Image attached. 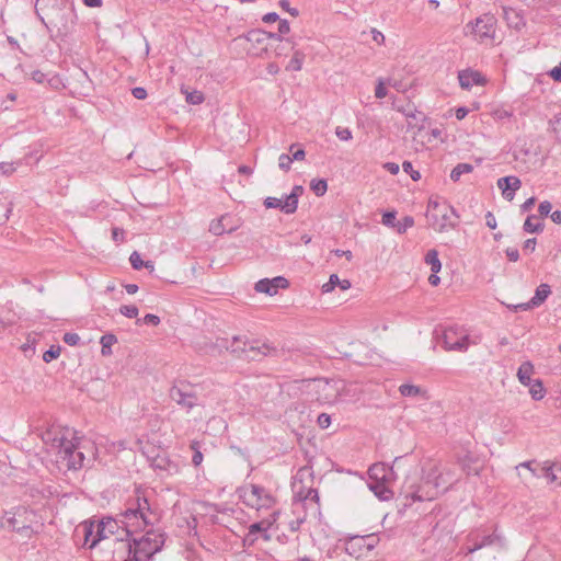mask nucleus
Wrapping results in <instances>:
<instances>
[{
    "label": "nucleus",
    "instance_id": "1",
    "mask_svg": "<svg viewBox=\"0 0 561 561\" xmlns=\"http://www.w3.org/2000/svg\"><path fill=\"white\" fill-rule=\"evenodd\" d=\"M121 516L122 535L107 539L103 549L111 553L108 561H134L131 535L152 526L158 519L157 514L151 510L148 499L137 491Z\"/></svg>",
    "mask_w": 561,
    "mask_h": 561
},
{
    "label": "nucleus",
    "instance_id": "2",
    "mask_svg": "<svg viewBox=\"0 0 561 561\" xmlns=\"http://www.w3.org/2000/svg\"><path fill=\"white\" fill-rule=\"evenodd\" d=\"M59 450L58 461H60L68 470H79L84 466L85 444L76 431L67 430L66 433L58 438Z\"/></svg>",
    "mask_w": 561,
    "mask_h": 561
},
{
    "label": "nucleus",
    "instance_id": "3",
    "mask_svg": "<svg viewBox=\"0 0 561 561\" xmlns=\"http://www.w3.org/2000/svg\"><path fill=\"white\" fill-rule=\"evenodd\" d=\"M139 538L133 537L134 561H150L165 541V535L159 530L145 529Z\"/></svg>",
    "mask_w": 561,
    "mask_h": 561
},
{
    "label": "nucleus",
    "instance_id": "4",
    "mask_svg": "<svg viewBox=\"0 0 561 561\" xmlns=\"http://www.w3.org/2000/svg\"><path fill=\"white\" fill-rule=\"evenodd\" d=\"M238 492L239 497L247 506L257 511L261 508H268L275 503L272 494L265 488L257 484H250L249 486L240 488Z\"/></svg>",
    "mask_w": 561,
    "mask_h": 561
},
{
    "label": "nucleus",
    "instance_id": "5",
    "mask_svg": "<svg viewBox=\"0 0 561 561\" xmlns=\"http://www.w3.org/2000/svg\"><path fill=\"white\" fill-rule=\"evenodd\" d=\"M306 391L313 400L320 403L333 402L339 393L335 383L323 378L309 379L304 381Z\"/></svg>",
    "mask_w": 561,
    "mask_h": 561
},
{
    "label": "nucleus",
    "instance_id": "6",
    "mask_svg": "<svg viewBox=\"0 0 561 561\" xmlns=\"http://www.w3.org/2000/svg\"><path fill=\"white\" fill-rule=\"evenodd\" d=\"M169 397L176 404L186 409L187 411L198 405V396L192 385L186 381H179L174 383L169 391Z\"/></svg>",
    "mask_w": 561,
    "mask_h": 561
},
{
    "label": "nucleus",
    "instance_id": "7",
    "mask_svg": "<svg viewBox=\"0 0 561 561\" xmlns=\"http://www.w3.org/2000/svg\"><path fill=\"white\" fill-rule=\"evenodd\" d=\"M443 343L446 351L466 352L470 337L461 328L449 327L443 333Z\"/></svg>",
    "mask_w": 561,
    "mask_h": 561
},
{
    "label": "nucleus",
    "instance_id": "8",
    "mask_svg": "<svg viewBox=\"0 0 561 561\" xmlns=\"http://www.w3.org/2000/svg\"><path fill=\"white\" fill-rule=\"evenodd\" d=\"M277 513L273 514V519H263L257 523H253L248 528V534L243 538V546H253L259 538H262L264 541H270L272 539L268 530L276 522Z\"/></svg>",
    "mask_w": 561,
    "mask_h": 561
},
{
    "label": "nucleus",
    "instance_id": "9",
    "mask_svg": "<svg viewBox=\"0 0 561 561\" xmlns=\"http://www.w3.org/2000/svg\"><path fill=\"white\" fill-rule=\"evenodd\" d=\"M469 540L473 542V546L468 549V553L485 547H492L497 551L505 549V539L496 530L490 535L471 534Z\"/></svg>",
    "mask_w": 561,
    "mask_h": 561
},
{
    "label": "nucleus",
    "instance_id": "10",
    "mask_svg": "<svg viewBox=\"0 0 561 561\" xmlns=\"http://www.w3.org/2000/svg\"><path fill=\"white\" fill-rule=\"evenodd\" d=\"M94 522L96 528V540H102L103 545L107 539L122 535V519L117 520L112 517H104Z\"/></svg>",
    "mask_w": 561,
    "mask_h": 561
},
{
    "label": "nucleus",
    "instance_id": "11",
    "mask_svg": "<svg viewBox=\"0 0 561 561\" xmlns=\"http://www.w3.org/2000/svg\"><path fill=\"white\" fill-rule=\"evenodd\" d=\"M496 19L491 13L479 16L474 23H469L468 28L471 30L481 39L493 38L495 34Z\"/></svg>",
    "mask_w": 561,
    "mask_h": 561
},
{
    "label": "nucleus",
    "instance_id": "12",
    "mask_svg": "<svg viewBox=\"0 0 561 561\" xmlns=\"http://www.w3.org/2000/svg\"><path fill=\"white\" fill-rule=\"evenodd\" d=\"M431 474L427 480L424 482V485L420 486L417 490L405 495L407 499H411L413 502H422V501H431L435 499L439 494V477H435V481L432 483Z\"/></svg>",
    "mask_w": 561,
    "mask_h": 561
},
{
    "label": "nucleus",
    "instance_id": "13",
    "mask_svg": "<svg viewBox=\"0 0 561 561\" xmlns=\"http://www.w3.org/2000/svg\"><path fill=\"white\" fill-rule=\"evenodd\" d=\"M426 217L430 226L438 232L455 229L458 226V219H455L450 210L426 214Z\"/></svg>",
    "mask_w": 561,
    "mask_h": 561
},
{
    "label": "nucleus",
    "instance_id": "14",
    "mask_svg": "<svg viewBox=\"0 0 561 561\" xmlns=\"http://www.w3.org/2000/svg\"><path fill=\"white\" fill-rule=\"evenodd\" d=\"M77 16L72 10L60 11L51 22L57 30V35L66 37L71 34L76 26Z\"/></svg>",
    "mask_w": 561,
    "mask_h": 561
},
{
    "label": "nucleus",
    "instance_id": "15",
    "mask_svg": "<svg viewBox=\"0 0 561 561\" xmlns=\"http://www.w3.org/2000/svg\"><path fill=\"white\" fill-rule=\"evenodd\" d=\"M248 345L249 341L247 339L237 335L233 336L231 341L227 339H218L214 345V348H218L219 352H221L222 350L230 351L238 357H243Z\"/></svg>",
    "mask_w": 561,
    "mask_h": 561
},
{
    "label": "nucleus",
    "instance_id": "16",
    "mask_svg": "<svg viewBox=\"0 0 561 561\" xmlns=\"http://www.w3.org/2000/svg\"><path fill=\"white\" fill-rule=\"evenodd\" d=\"M289 285L288 280L283 276H276L274 278H263L260 279L254 289L257 293H264L270 296H274L277 294L279 288H287Z\"/></svg>",
    "mask_w": 561,
    "mask_h": 561
},
{
    "label": "nucleus",
    "instance_id": "17",
    "mask_svg": "<svg viewBox=\"0 0 561 561\" xmlns=\"http://www.w3.org/2000/svg\"><path fill=\"white\" fill-rule=\"evenodd\" d=\"M76 534L77 535L82 534V536L84 538L83 546L89 549H93L100 543L103 545L102 540H96V528H95L94 520H85V522L81 523L77 527Z\"/></svg>",
    "mask_w": 561,
    "mask_h": 561
},
{
    "label": "nucleus",
    "instance_id": "18",
    "mask_svg": "<svg viewBox=\"0 0 561 561\" xmlns=\"http://www.w3.org/2000/svg\"><path fill=\"white\" fill-rule=\"evenodd\" d=\"M497 187L502 191V195L506 201H513L516 191L522 186V182L517 176L510 175L497 180Z\"/></svg>",
    "mask_w": 561,
    "mask_h": 561
},
{
    "label": "nucleus",
    "instance_id": "19",
    "mask_svg": "<svg viewBox=\"0 0 561 561\" xmlns=\"http://www.w3.org/2000/svg\"><path fill=\"white\" fill-rule=\"evenodd\" d=\"M458 80L460 87L465 90H469L473 85H481L484 83L482 75L470 69L459 71Z\"/></svg>",
    "mask_w": 561,
    "mask_h": 561
},
{
    "label": "nucleus",
    "instance_id": "20",
    "mask_svg": "<svg viewBox=\"0 0 561 561\" xmlns=\"http://www.w3.org/2000/svg\"><path fill=\"white\" fill-rule=\"evenodd\" d=\"M272 351H275L274 347L270 346L266 343H263L262 345H257V343H250L247 346V351L244 352L243 358L248 360H259L262 357L270 354Z\"/></svg>",
    "mask_w": 561,
    "mask_h": 561
},
{
    "label": "nucleus",
    "instance_id": "21",
    "mask_svg": "<svg viewBox=\"0 0 561 561\" xmlns=\"http://www.w3.org/2000/svg\"><path fill=\"white\" fill-rule=\"evenodd\" d=\"M503 18L508 27L520 31L525 25V19L522 13L513 8H503Z\"/></svg>",
    "mask_w": 561,
    "mask_h": 561
},
{
    "label": "nucleus",
    "instance_id": "22",
    "mask_svg": "<svg viewBox=\"0 0 561 561\" xmlns=\"http://www.w3.org/2000/svg\"><path fill=\"white\" fill-rule=\"evenodd\" d=\"M392 474V468H388L385 463H375L368 469L371 481H388Z\"/></svg>",
    "mask_w": 561,
    "mask_h": 561
},
{
    "label": "nucleus",
    "instance_id": "23",
    "mask_svg": "<svg viewBox=\"0 0 561 561\" xmlns=\"http://www.w3.org/2000/svg\"><path fill=\"white\" fill-rule=\"evenodd\" d=\"M151 467L156 470L165 471L169 474L178 472V465L165 455H158L151 460Z\"/></svg>",
    "mask_w": 561,
    "mask_h": 561
},
{
    "label": "nucleus",
    "instance_id": "24",
    "mask_svg": "<svg viewBox=\"0 0 561 561\" xmlns=\"http://www.w3.org/2000/svg\"><path fill=\"white\" fill-rule=\"evenodd\" d=\"M542 476L550 483L559 481L561 476V462L545 461L541 467Z\"/></svg>",
    "mask_w": 561,
    "mask_h": 561
},
{
    "label": "nucleus",
    "instance_id": "25",
    "mask_svg": "<svg viewBox=\"0 0 561 561\" xmlns=\"http://www.w3.org/2000/svg\"><path fill=\"white\" fill-rule=\"evenodd\" d=\"M230 219L228 215L221 216L219 219L213 220L209 225V232L215 236H221L226 232L230 233L236 230V227L229 226L227 221Z\"/></svg>",
    "mask_w": 561,
    "mask_h": 561
},
{
    "label": "nucleus",
    "instance_id": "26",
    "mask_svg": "<svg viewBox=\"0 0 561 561\" xmlns=\"http://www.w3.org/2000/svg\"><path fill=\"white\" fill-rule=\"evenodd\" d=\"M304 188L301 185H295L291 193L285 196V214L290 215L297 210L298 198L302 194Z\"/></svg>",
    "mask_w": 561,
    "mask_h": 561
},
{
    "label": "nucleus",
    "instance_id": "27",
    "mask_svg": "<svg viewBox=\"0 0 561 561\" xmlns=\"http://www.w3.org/2000/svg\"><path fill=\"white\" fill-rule=\"evenodd\" d=\"M535 373V366L530 360L523 362L517 369V379L523 385H529L534 379L531 376Z\"/></svg>",
    "mask_w": 561,
    "mask_h": 561
},
{
    "label": "nucleus",
    "instance_id": "28",
    "mask_svg": "<svg viewBox=\"0 0 561 561\" xmlns=\"http://www.w3.org/2000/svg\"><path fill=\"white\" fill-rule=\"evenodd\" d=\"M386 481H371L369 490L381 501H389L393 496V492L386 485Z\"/></svg>",
    "mask_w": 561,
    "mask_h": 561
},
{
    "label": "nucleus",
    "instance_id": "29",
    "mask_svg": "<svg viewBox=\"0 0 561 561\" xmlns=\"http://www.w3.org/2000/svg\"><path fill=\"white\" fill-rule=\"evenodd\" d=\"M525 387H527L529 389L531 399L535 401H539V400L543 399L546 396V389L540 379H534L533 381H530L529 385H526Z\"/></svg>",
    "mask_w": 561,
    "mask_h": 561
},
{
    "label": "nucleus",
    "instance_id": "30",
    "mask_svg": "<svg viewBox=\"0 0 561 561\" xmlns=\"http://www.w3.org/2000/svg\"><path fill=\"white\" fill-rule=\"evenodd\" d=\"M551 294V287L548 284H540L536 290L534 297L530 299L535 307L540 306Z\"/></svg>",
    "mask_w": 561,
    "mask_h": 561
},
{
    "label": "nucleus",
    "instance_id": "31",
    "mask_svg": "<svg viewBox=\"0 0 561 561\" xmlns=\"http://www.w3.org/2000/svg\"><path fill=\"white\" fill-rule=\"evenodd\" d=\"M442 210H450L451 215H454L455 219H459V215L455 210V208L450 205H448L446 202H437L430 199L428 206H427V214L431 213H439Z\"/></svg>",
    "mask_w": 561,
    "mask_h": 561
},
{
    "label": "nucleus",
    "instance_id": "32",
    "mask_svg": "<svg viewBox=\"0 0 561 561\" xmlns=\"http://www.w3.org/2000/svg\"><path fill=\"white\" fill-rule=\"evenodd\" d=\"M523 229L528 233H538L543 230V224L534 215H529L524 222Z\"/></svg>",
    "mask_w": 561,
    "mask_h": 561
},
{
    "label": "nucleus",
    "instance_id": "33",
    "mask_svg": "<svg viewBox=\"0 0 561 561\" xmlns=\"http://www.w3.org/2000/svg\"><path fill=\"white\" fill-rule=\"evenodd\" d=\"M117 342V337L112 334L107 333L101 336L100 344L102 346L101 353L103 356H108L112 354V346Z\"/></svg>",
    "mask_w": 561,
    "mask_h": 561
},
{
    "label": "nucleus",
    "instance_id": "34",
    "mask_svg": "<svg viewBox=\"0 0 561 561\" xmlns=\"http://www.w3.org/2000/svg\"><path fill=\"white\" fill-rule=\"evenodd\" d=\"M425 263L431 266L433 273H438L442 268V263L438 259V252L435 249L428 250L425 254Z\"/></svg>",
    "mask_w": 561,
    "mask_h": 561
},
{
    "label": "nucleus",
    "instance_id": "35",
    "mask_svg": "<svg viewBox=\"0 0 561 561\" xmlns=\"http://www.w3.org/2000/svg\"><path fill=\"white\" fill-rule=\"evenodd\" d=\"M473 171V165L470 163H458L450 172V179L454 182H458L462 174H467Z\"/></svg>",
    "mask_w": 561,
    "mask_h": 561
},
{
    "label": "nucleus",
    "instance_id": "36",
    "mask_svg": "<svg viewBox=\"0 0 561 561\" xmlns=\"http://www.w3.org/2000/svg\"><path fill=\"white\" fill-rule=\"evenodd\" d=\"M304 59H305V54L300 50H295L286 69L291 70V71H299L302 67Z\"/></svg>",
    "mask_w": 561,
    "mask_h": 561
},
{
    "label": "nucleus",
    "instance_id": "37",
    "mask_svg": "<svg viewBox=\"0 0 561 561\" xmlns=\"http://www.w3.org/2000/svg\"><path fill=\"white\" fill-rule=\"evenodd\" d=\"M129 262L135 270H140L141 267L153 270V263L151 261L144 262L138 252H133L129 256Z\"/></svg>",
    "mask_w": 561,
    "mask_h": 561
},
{
    "label": "nucleus",
    "instance_id": "38",
    "mask_svg": "<svg viewBox=\"0 0 561 561\" xmlns=\"http://www.w3.org/2000/svg\"><path fill=\"white\" fill-rule=\"evenodd\" d=\"M364 540V537H353L345 543V551L350 556L356 554L360 548H362V541Z\"/></svg>",
    "mask_w": 561,
    "mask_h": 561
},
{
    "label": "nucleus",
    "instance_id": "39",
    "mask_svg": "<svg viewBox=\"0 0 561 561\" xmlns=\"http://www.w3.org/2000/svg\"><path fill=\"white\" fill-rule=\"evenodd\" d=\"M399 392L403 397H416L423 393L419 386L403 383L399 387Z\"/></svg>",
    "mask_w": 561,
    "mask_h": 561
},
{
    "label": "nucleus",
    "instance_id": "40",
    "mask_svg": "<svg viewBox=\"0 0 561 561\" xmlns=\"http://www.w3.org/2000/svg\"><path fill=\"white\" fill-rule=\"evenodd\" d=\"M310 188L317 196H323L328 191V183L325 180H312L310 182Z\"/></svg>",
    "mask_w": 561,
    "mask_h": 561
},
{
    "label": "nucleus",
    "instance_id": "41",
    "mask_svg": "<svg viewBox=\"0 0 561 561\" xmlns=\"http://www.w3.org/2000/svg\"><path fill=\"white\" fill-rule=\"evenodd\" d=\"M264 206L266 208H278L283 213H285V197L284 198H276V197H266L264 199Z\"/></svg>",
    "mask_w": 561,
    "mask_h": 561
},
{
    "label": "nucleus",
    "instance_id": "42",
    "mask_svg": "<svg viewBox=\"0 0 561 561\" xmlns=\"http://www.w3.org/2000/svg\"><path fill=\"white\" fill-rule=\"evenodd\" d=\"M414 226V219L411 216H405L401 220H398L396 229L398 233H404L409 228Z\"/></svg>",
    "mask_w": 561,
    "mask_h": 561
},
{
    "label": "nucleus",
    "instance_id": "43",
    "mask_svg": "<svg viewBox=\"0 0 561 561\" xmlns=\"http://www.w3.org/2000/svg\"><path fill=\"white\" fill-rule=\"evenodd\" d=\"M61 347L59 345H51L43 355L46 363H50L60 355Z\"/></svg>",
    "mask_w": 561,
    "mask_h": 561
},
{
    "label": "nucleus",
    "instance_id": "44",
    "mask_svg": "<svg viewBox=\"0 0 561 561\" xmlns=\"http://www.w3.org/2000/svg\"><path fill=\"white\" fill-rule=\"evenodd\" d=\"M138 308L135 305H124L119 307V313L126 318H137Z\"/></svg>",
    "mask_w": 561,
    "mask_h": 561
},
{
    "label": "nucleus",
    "instance_id": "45",
    "mask_svg": "<svg viewBox=\"0 0 561 561\" xmlns=\"http://www.w3.org/2000/svg\"><path fill=\"white\" fill-rule=\"evenodd\" d=\"M159 323H160V318L152 313H148L144 318L136 320V324H138V325L148 324V325L157 327Z\"/></svg>",
    "mask_w": 561,
    "mask_h": 561
},
{
    "label": "nucleus",
    "instance_id": "46",
    "mask_svg": "<svg viewBox=\"0 0 561 561\" xmlns=\"http://www.w3.org/2000/svg\"><path fill=\"white\" fill-rule=\"evenodd\" d=\"M191 448L194 451L193 457H192V462L195 467H197L203 462V454L199 450V446H198L197 442H192Z\"/></svg>",
    "mask_w": 561,
    "mask_h": 561
},
{
    "label": "nucleus",
    "instance_id": "47",
    "mask_svg": "<svg viewBox=\"0 0 561 561\" xmlns=\"http://www.w3.org/2000/svg\"><path fill=\"white\" fill-rule=\"evenodd\" d=\"M396 211H386L383 215H382V219H381V222L382 225L387 226V227H391V228H396V225L398 222V220L396 219Z\"/></svg>",
    "mask_w": 561,
    "mask_h": 561
},
{
    "label": "nucleus",
    "instance_id": "48",
    "mask_svg": "<svg viewBox=\"0 0 561 561\" xmlns=\"http://www.w3.org/2000/svg\"><path fill=\"white\" fill-rule=\"evenodd\" d=\"M186 101L190 104L198 105L204 102V95L201 91H193L187 93Z\"/></svg>",
    "mask_w": 561,
    "mask_h": 561
},
{
    "label": "nucleus",
    "instance_id": "49",
    "mask_svg": "<svg viewBox=\"0 0 561 561\" xmlns=\"http://www.w3.org/2000/svg\"><path fill=\"white\" fill-rule=\"evenodd\" d=\"M293 163V159H290V156L287 153H282L278 158V167L280 170L287 172L290 170Z\"/></svg>",
    "mask_w": 561,
    "mask_h": 561
},
{
    "label": "nucleus",
    "instance_id": "50",
    "mask_svg": "<svg viewBox=\"0 0 561 561\" xmlns=\"http://www.w3.org/2000/svg\"><path fill=\"white\" fill-rule=\"evenodd\" d=\"M402 169L405 173H409L413 181H417L421 179V174L419 171L413 170V165L410 161H404L402 163Z\"/></svg>",
    "mask_w": 561,
    "mask_h": 561
},
{
    "label": "nucleus",
    "instance_id": "51",
    "mask_svg": "<svg viewBox=\"0 0 561 561\" xmlns=\"http://www.w3.org/2000/svg\"><path fill=\"white\" fill-rule=\"evenodd\" d=\"M64 342L70 346H76L80 342V336L73 332H67L64 334Z\"/></svg>",
    "mask_w": 561,
    "mask_h": 561
},
{
    "label": "nucleus",
    "instance_id": "52",
    "mask_svg": "<svg viewBox=\"0 0 561 561\" xmlns=\"http://www.w3.org/2000/svg\"><path fill=\"white\" fill-rule=\"evenodd\" d=\"M335 135L340 140L343 141L352 139V131L346 127H336Z\"/></svg>",
    "mask_w": 561,
    "mask_h": 561
},
{
    "label": "nucleus",
    "instance_id": "53",
    "mask_svg": "<svg viewBox=\"0 0 561 561\" xmlns=\"http://www.w3.org/2000/svg\"><path fill=\"white\" fill-rule=\"evenodd\" d=\"M337 283H340L339 276L336 274H332L329 278V282L322 286V291L329 293L333 290Z\"/></svg>",
    "mask_w": 561,
    "mask_h": 561
},
{
    "label": "nucleus",
    "instance_id": "54",
    "mask_svg": "<svg viewBox=\"0 0 561 561\" xmlns=\"http://www.w3.org/2000/svg\"><path fill=\"white\" fill-rule=\"evenodd\" d=\"M387 95L386 82L382 79L378 80L375 89V96L377 99H383Z\"/></svg>",
    "mask_w": 561,
    "mask_h": 561
},
{
    "label": "nucleus",
    "instance_id": "55",
    "mask_svg": "<svg viewBox=\"0 0 561 561\" xmlns=\"http://www.w3.org/2000/svg\"><path fill=\"white\" fill-rule=\"evenodd\" d=\"M16 170L13 162H1L0 163V174L2 175H11Z\"/></svg>",
    "mask_w": 561,
    "mask_h": 561
},
{
    "label": "nucleus",
    "instance_id": "56",
    "mask_svg": "<svg viewBox=\"0 0 561 561\" xmlns=\"http://www.w3.org/2000/svg\"><path fill=\"white\" fill-rule=\"evenodd\" d=\"M304 502H310L318 505L319 503V494L316 489H309L305 497L302 499Z\"/></svg>",
    "mask_w": 561,
    "mask_h": 561
},
{
    "label": "nucleus",
    "instance_id": "57",
    "mask_svg": "<svg viewBox=\"0 0 561 561\" xmlns=\"http://www.w3.org/2000/svg\"><path fill=\"white\" fill-rule=\"evenodd\" d=\"M279 7L287 11L291 16H298L299 11L296 8H291L288 0H279Z\"/></svg>",
    "mask_w": 561,
    "mask_h": 561
},
{
    "label": "nucleus",
    "instance_id": "58",
    "mask_svg": "<svg viewBox=\"0 0 561 561\" xmlns=\"http://www.w3.org/2000/svg\"><path fill=\"white\" fill-rule=\"evenodd\" d=\"M317 423H318L319 427H321L323 430L328 428L331 424V416L327 413H321L318 416Z\"/></svg>",
    "mask_w": 561,
    "mask_h": 561
},
{
    "label": "nucleus",
    "instance_id": "59",
    "mask_svg": "<svg viewBox=\"0 0 561 561\" xmlns=\"http://www.w3.org/2000/svg\"><path fill=\"white\" fill-rule=\"evenodd\" d=\"M551 209H552V205L548 201L541 202L538 207V211L541 217L548 216L550 214Z\"/></svg>",
    "mask_w": 561,
    "mask_h": 561
},
{
    "label": "nucleus",
    "instance_id": "60",
    "mask_svg": "<svg viewBox=\"0 0 561 561\" xmlns=\"http://www.w3.org/2000/svg\"><path fill=\"white\" fill-rule=\"evenodd\" d=\"M2 208L3 207L0 204V225L7 222V220L9 219L10 214L12 211V205L11 204L7 205L3 209V211H2Z\"/></svg>",
    "mask_w": 561,
    "mask_h": 561
},
{
    "label": "nucleus",
    "instance_id": "61",
    "mask_svg": "<svg viewBox=\"0 0 561 561\" xmlns=\"http://www.w3.org/2000/svg\"><path fill=\"white\" fill-rule=\"evenodd\" d=\"M551 126L559 140H561V114L551 121Z\"/></svg>",
    "mask_w": 561,
    "mask_h": 561
},
{
    "label": "nucleus",
    "instance_id": "62",
    "mask_svg": "<svg viewBox=\"0 0 561 561\" xmlns=\"http://www.w3.org/2000/svg\"><path fill=\"white\" fill-rule=\"evenodd\" d=\"M131 94L137 100H145L147 98V91L142 87L131 89Z\"/></svg>",
    "mask_w": 561,
    "mask_h": 561
},
{
    "label": "nucleus",
    "instance_id": "63",
    "mask_svg": "<svg viewBox=\"0 0 561 561\" xmlns=\"http://www.w3.org/2000/svg\"><path fill=\"white\" fill-rule=\"evenodd\" d=\"M373 41L378 45H382L385 43V35L378 31L377 28H371L370 31Z\"/></svg>",
    "mask_w": 561,
    "mask_h": 561
},
{
    "label": "nucleus",
    "instance_id": "64",
    "mask_svg": "<svg viewBox=\"0 0 561 561\" xmlns=\"http://www.w3.org/2000/svg\"><path fill=\"white\" fill-rule=\"evenodd\" d=\"M549 76L557 82H561V62L549 71Z\"/></svg>",
    "mask_w": 561,
    "mask_h": 561
}]
</instances>
